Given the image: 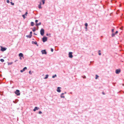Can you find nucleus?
<instances>
[{
  "label": "nucleus",
  "instance_id": "obj_36",
  "mask_svg": "<svg viewBox=\"0 0 124 124\" xmlns=\"http://www.w3.org/2000/svg\"><path fill=\"white\" fill-rule=\"evenodd\" d=\"M32 32L31 31L30 33V35H32Z\"/></svg>",
  "mask_w": 124,
  "mask_h": 124
},
{
  "label": "nucleus",
  "instance_id": "obj_38",
  "mask_svg": "<svg viewBox=\"0 0 124 124\" xmlns=\"http://www.w3.org/2000/svg\"><path fill=\"white\" fill-rule=\"evenodd\" d=\"M83 78H86V77L85 76L84 77H83Z\"/></svg>",
  "mask_w": 124,
  "mask_h": 124
},
{
  "label": "nucleus",
  "instance_id": "obj_6",
  "mask_svg": "<svg viewBox=\"0 0 124 124\" xmlns=\"http://www.w3.org/2000/svg\"><path fill=\"white\" fill-rule=\"evenodd\" d=\"M1 50L2 51H5L6 49L7 48L5 47L3 48L2 46H1Z\"/></svg>",
  "mask_w": 124,
  "mask_h": 124
},
{
  "label": "nucleus",
  "instance_id": "obj_15",
  "mask_svg": "<svg viewBox=\"0 0 124 124\" xmlns=\"http://www.w3.org/2000/svg\"><path fill=\"white\" fill-rule=\"evenodd\" d=\"M41 23L40 22L39 23H37L36 24V25L37 26H38V25H40L41 24Z\"/></svg>",
  "mask_w": 124,
  "mask_h": 124
},
{
  "label": "nucleus",
  "instance_id": "obj_2",
  "mask_svg": "<svg viewBox=\"0 0 124 124\" xmlns=\"http://www.w3.org/2000/svg\"><path fill=\"white\" fill-rule=\"evenodd\" d=\"M40 34L42 36H43L44 33V29H41L40 31Z\"/></svg>",
  "mask_w": 124,
  "mask_h": 124
},
{
  "label": "nucleus",
  "instance_id": "obj_20",
  "mask_svg": "<svg viewBox=\"0 0 124 124\" xmlns=\"http://www.w3.org/2000/svg\"><path fill=\"white\" fill-rule=\"evenodd\" d=\"M96 77H95V79H97L98 78L99 76L97 75H96Z\"/></svg>",
  "mask_w": 124,
  "mask_h": 124
},
{
  "label": "nucleus",
  "instance_id": "obj_7",
  "mask_svg": "<svg viewBox=\"0 0 124 124\" xmlns=\"http://www.w3.org/2000/svg\"><path fill=\"white\" fill-rule=\"evenodd\" d=\"M41 52L42 54H46L47 53L45 50H43L41 51Z\"/></svg>",
  "mask_w": 124,
  "mask_h": 124
},
{
  "label": "nucleus",
  "instance_id": "obj_10",
  "mask_svg": "<svg viewBox=\"0 0 124 124\" xmlns=\"http://www.w3.org/2000/svg\"><path fill=\"white\" fill-rule=\"evenodd\" d=\"M60 89H61V87H58V88H57V92H61V90H60Z\"/></svg>",
  "mask_w": 124,
  "mask_h": 124
},
{
  "label": "nucleus",
  "instance_id": "obj_25",
  "mask_svg": "<svg viewBox=\"0 0 124 124\" xmlns=\"http://www.w3.org/2000/svg\"><path fill=\"white\" fill-rule=\"evenodd\" d=\"M10 3L11 4V5H14V3H12V2H11Z\"/></svg>",
  "mask_w": 124,
  "mask_h": 124
},
{
  "label": "nucleus",
  "instance_id": "obj_43",
  "mask_svg": "<svg viewBox=\"0 0 124 124\" xmlns=\"http://www.w3.org/2000/svg\"><path fill=\"white\" fill-rule=\"evenodd\" d=\"M35 44H37V42H35Z\"/></svg>",
  "mask_w": 124,
  "mask_h": 124
},
{
  "label": "nucleus",
  "instance_id": "obj_3",
  "mask_svg": "<svg viewBox=\"0 0 124 124\" xmlns=\"http://www.w3.org/2000/svg\"><path fill=\"white\" fill-rule=\"evenodd\" d=\"M42 41L43 42H45L47 40V38L46 37H44L42 39Z\"/></svg>",
  "mask_w": 124,
  "mask_h": 124
},
{
  "label": "nucleus",
  "instance_id": "obj_29",
  "mask_svg": "<svg viewBox=\"0 0 124 124\" xmlns=\"http://www.w3.org/2000/svg\"><path fill=\"white\" fill-rule=\"evenodd\" d=\"M42 113V112H41V111H39V114H41Z\"/></svg>",
  "mask_w": 124,
  "mask_h": 124
},
{
  "label": "nucleus",
  "instance_id": "obj_28",
  "mask_svg": "<svg viewBox=\"0 0 124 124\" xmlns=\"http://www.w3.org/2000/svg\"><path fill=\"white\" fill-rule=\"evenodd\" d=\"M28 14V13H27V12H26L25 14H24V15L26 16L27 15V14Z\"/></svg>",
  "mask_w": 124,
  "mask_h": 124
},
{
  "label": "nucleus",
  "instance_id": "obj_46",
  "mask_svg": "<svg viewBox=\"0 0 124 124\" xmlns=\"http://www.w3.org/2000/svg\"><path fill=\"white\" fill-rule=\"evenodd\" d=\"M122 85H123L124 86V84H123Z\"/></svg>",
  "mask_w": 124,
  "mask_h": 124
},
{
  "label": "nucleus",
  "instance_id": "obj_17",
  "mask_svg": "<svg viewBox=\"0 0 124 124\" xmlns=\"http://www.w3.org/2000/svg\"><path fill=\"white\" fill-rule=\"evenodd\" d=\"M45 0H42V2L43 3V4L44 5L45 4Z\"/></svg>",
  "mask_w": 124,
  "mask_h": 124
},
{
  "label": "nucleus",
  "instance_id": "obj_5",
  "mask_svg": "<svg viewBox=\"0 0 124 124\" xmlns=\"http://www.w3.org/2000/svg\"><path fill=\"white\" fill-rule=\"evenodd\" d=\"M72 52H70L69 53V57L71 58H72L73 57V55L72 54Z\"/></svg>",
  "mask_w": 124,
  "mask_h": 124
},
{
  "label": "nucleus",
  "instance_id": "obj_16",
  "mask_svg": "<svg viewBox=\"0 0 124 124\" xmlns=\"http://www.w3.org/2000/svg\"><path fill=\"white\" fill-rule=\"evenodd\" d=\"M13 63V62H8V65H9L12 64Z\"/></svg>",
  "mask_w": 124,
  "mask_h": 124
},
{
  "label": "nucleus",
  "instance_id": "obj_23",
  "mask_svg": "<svg viewBox=\"0 0 124 124\" xmlns=\"http://www.w3.org/2000/svg\"><path fill=\"white\" fill-rule=\"evenodd\" d=\"M85 25L86 27H87L88 26V24L87 23H86L85 24Z\"/></svg>",
  "mask_w": 124,
  "mask_h": 124
},
{
  "label": "nucleus",
  "instance_id": "obj_37",
  "mask_svg": "<svg viewBox=\"0 0 124 124\" xmlns=\"http://www.w3.org/2000/svg\"><path fill=\"white\" fill-rule=\"evenodd\" d=\"M118 33V31H116V32H115V34H117Z\"/></svg>",
  "mask_w": 124,
  "mask_h": 124
},
{
  "label": "nucleus",
  "instance_id": "obj_19",
  "mask_svg": "<svg viewBox=\"0 0 124 124\" xmlns=\"http://www.w3.org/2000/svg\"><path fill=\"white\" fill-rule=\"evenodd\" d=\"M26 36L27 37H29V38H31L32 36V35H29V36Z\"/></svg>",
  "mask_w": 124,
  "mask_h": 124
},
{
  "label": "nucleus",
  "instance_id": "obj_35",
  "mask_svg": "<svg viewBox=\"0 0 124 124\" xmlns=\"http://www.w3.org/2000/svg\"><path fill=\"white\" fill-rule=\"evenodd\" d=\"M36 30L35 29H33L32 30V31H33L34 32Z\"/></svg>",
  "mask_w": 124,
  "mask_h": 124
},
{
  "label": "nucleus",
  "instance_id": "obj_33",
  "mask_svg": "<svg viewBox=\"0 0 124 124\" xmlns=\"http://www.w3.org/2000/svg\"><path fill=\"white\" fill-rule=\"evenodd\" d=\"M114 29H112V32H114Z\"/></svg>",
  "mask_w": 124,
  "mask_h": 124
},
{
  "label": "nucleus",
  "instance_id": "obj_31",
  "mask_svg": "<svg viewBox=\"0 0 124 124\" xmlns=\"http://www.w3.org/2000/svg\"><path fill=\"white\" fill-rule=\"evenodd\" d=\"M25 15H23V16H22L23 17L24 19L25 18Z\"/></svg>",
  "mask_w": 124,
  "mask_h": 124
},
{
  "label": "nucleus",
  "instance_id": "obj_9",
  "mask_svg": "<svg viewBox=\"0 0 124 124\" xmlns=\"http://www.w3.org/2000/svg\"><path fill=\"white\" fill-rule=\"evenodd\" d=\"M27 69V68L26 67H24L23 69V70H20V72H23L25 70H26Z\"/></svg>",
  "mask_w": 124,
  "mask_h": 124
},
{
  "label": "nucleus",
  "instance_id": "obj_40",
  "mask_svg": "<svg viewBox=\"0 0 124 124\" xmlns=\"http://www.w3.org/2000/svg\"><path fill=\"white\" fill-rule=\"evenodd\" d=\"M22 57H20V59L21 60L22 59Z\"/></svg>",
  "mask_w": 124,
  "mask_h": 124
},
{
  "label": "nucleus",
  "instance_id": "obj_41",
  "mask_svg": "<svg viewBox=\"0 0 124 124\" xmlns=\"http://www.w3.org/2000/svg\"><path fill=\"white\" fill-rule=\"evenodd\" d=\"M102 93L104 95L105 94V93H104V92H103Z\"/></svg>",
  "mask_w": 124,
  "mask_h": 124
},
{
  "label": "nucleus",
  "instance_id": "obj_8",
  "mask_svg": "<svg viewBox=\"0 0 124 124\" xmlns=\"http://www.w3.org/2000/svg\"><path fill=\"white\" fill-rule=\"evenodd\" d=\"M19 56L20 57H22L23 58H24V57H23V54L22 53H20L19 54Z\"/></svg>",
  "mask_w": 124,
  "mask_h": 124
},
{
  "label": "nucleus",
  "instance_id": "obj_44",
  "mask_svg": "<svg viewBox=\"0 0 124 124\" xmlns=\"http://www.w3.org/2000/svg\"><path fill=\"white\" fill-rule=\"evenodd\" d=\"M85 29H87V27H86L85 28Z\"/></svg>",
  "mask_w": 124,
  "mask_h": 124
},
{
  "label": "nucleus",
  "instance_id": "obj_4",
  "mask_svg": "<svg viewBox=\"0 0 124 124\" xmlns=\"http://www.w3.org/2000/svg\"><path fill=\"white\" fill-rule=\"evenodd\" d=\"M121 72V70L120 69H116V74H119Z\"/></svg>",
  "mask_w": 124,
  "mask_h": 124
},
{
  "label": "nucleus",
  "instance_id": "obj_34",
  "mask_svg": "<svg viewBox=\"0 0 124 124\" xmlns=\"http://www.w3.org/2000/svg\"><path fill=\"white\" fill-rule=\"evenodd\" d=\"M38 20H35V22H36V23H37V22H38Z\"/></svg>",
  "mask_w": 124,
  "mask_h": 124
},
{
  "label": "nucleus",
  "instance_id": "obj_32",
  "mask_svg": "<svg viewBox=\"0 0 124 124\" xmlns=\"http://www.w3.org/2000/svg\"><path fill=\"white\" fill-rule=\"evenodd\" d=\"M51 51L52 52H53V49L51 48Z\"/></svg>",
  "mask_w": 124,
  "mask_h": 124
},
{
  "label": "nucleus",
  "instance_id": "obj_1",
  "mask_svg": "<svg viewBox=\"0 0 124 124\" xmlns=\"http://www.w3.org/2000/svg\"><path fill=\"white\" fill-rule=\"evenodd\" d=\"M15 93L17 95H19L20 94V91L18 90H16L15 92Z\"/></svg>",
  "mask_w": 124,
  "mask_h": 124
},
{
  "label": "nucleus",
  "instance_id": "obj_26",
  "mask_svg": "<svg viewBox=\"0 0 124 124\" xmlns=\"http://www.w3.org/2000/svg\"><path fill=\"white\" fill-rule=\"evenodd\" d=\"M115 35V34H114L112 33V37H113Z\"/></svg>",
  "mask_w": 124,
  "mask_h": 124
},
{
  "label": "nucleus",
  "instance_id": "obj_45",
  "mask_svg": "<svg viewBox=\"0 0 124 124\" xmlns=\"http://www.w3.org/2000/svg\"><path fill=\"white\" fill-rule=\"evenodd\" d=\"M17 61V60H16V61H15V62H16V61Z\"/></svg>",
  "mask_w": 124,
  "mask_h": 124
},
{
  "label": "nucleus",
  "instance_id": "obj_27",
  "mask_svg": "<svg viewBox=\"0 0 124 124\" xmlns=\"http://www.w3.org/2000/svg\"><path fill=\"white\" fill-rule=\"evenodd\" d=\"M7 2L8 3H9V0H7Z\"/></svg>",
  "mask_w": 124,
  "mask_h": 124
},
{
  "label": "nucleus",
  "instance_id": "obj_39",
  "mask_svg": "<svg viewBox=\"0 0 124 124\" xmlns=\"http://www.w3.org/2000/svg\"><path fill=\"white\" fill-rule=\"evenodd\" d=\"M122 28H123V27H121L120 28V29H121V30H122Z\"/></svg>",
  "mask_w": 124,
  "mask_h": 124
},
{
  "label": "nucleus",
  "instance_id": "obj_24",
  "mask_svg": "<svg viewBox=\"0 0 124 124\" xmlns=\"http://www.w3.org/2000/svg\"><path fill=\"white\" fill-rule=\"evenodd\" d=\"M56 75L55 74L54 75V76H53L52 77L53 78H54L55 77H56Z\"/></svg>",
  "mask_w": 124,
  "mask_h": 124
},
{
  "label": "nucleus",
  "instance_id": "obj_11",
  "mask_svg": "<svg viewBox=\"0 0 124 124\" xmlns=\"http://www.w3.org/2000/svg\"><path fill=\"white\" fill-rule=\"evenodd\" d=\"M39 109V108H38L37 107H35V108H34V109H33V110L34 111H35L36 110H38Z\"/></svg>",
  "mask_w": 124,
  "mask_h": 124
},
{
  "label": "nucleus",
  "instance_id": "obj_30",
  "mask_svg": "<svg viewBox=\"0 0 124 124\" xmlns=\"http://www.w3.org/2000/svg\"><path fill=\"white\" fill-rule=\"evenodd\" d=\"M29 73L30 74H32V73L31 72V71H30L29 72Z\"/></svg>",
  "mask_w": 124,
  "mask_h": 124
},
{
  "label": "nucleus",
  "instance_id": "obj_13",
  "mask_svg": "<svg viewBox=\"0 0 124 124\" xmlns=\"http://www.w3.org/2000/svg\"><path fill=\"white\" fill-rule=\"evenodd\" d=\"M64 94V93H62L61 95V98H64V96H63V95Z\"/></svg>",
  "mask_w": 124,
  "mask_h": 124
},
{
  "label": "nucleus",
  "instance_id": "obj_47",
  "mask_svg": "<svg viewBox=\"0 0 124 124\" xmlns=\"http://www.w3.org/2000/svg\"><path fill=\"white\" fill-rule=\"evenodd\" d=\"M34 34L36 35H37L36 34Z\"/></svg>",
  "mask_w": 124,
  "mask_h": 124
},
{
  "label": "nucleus",
  "instance_id": "obj_12",
  "mask_svg": "<svg viewBox=\"0 0 124 124\" xmlns=\"http://www.w3.org/2000/svg\"><path fill=\"white\" fill-rule=\"evenodd\" d=\"M41 2H40V4L38 5V7L39 9L41 8H42V7H41Z\"/></svg>",
  "mask_w": 124,
  "mask_h": 124
},
{
  "label": "nucleus",
  "instance_id": "obj_14",
  "mask_svg": "<svg viewBox=\"0 0 124 124\" xmlns=\"http://www.w3.org/2000/svg\"><path fill=\"white\" fill-rule=\"evenodd\" d=\"M48 75H47V74L46 75V77H45V78H44L45 79H47V78H48Z\"/></svg>",
  "mask_w": 124,
  "mask_h": 124
},
{
  "label": "nucleus",
  "instance_id": "obj_22",
  "mask_svg": "<svg viewBox=\"0 0 124 124\" xmlns=\"http://www.w3.org/2000/svg\"><path fill=\"white\" fill-rule=\"evenodd\" d=\"M0 61L2 62H4V60L3 59H0Z\"/></svg>",
  "mask_w": 124,
  "mask_h": 124
},
{
  "label": "nucleus",
  "instance_id": "obj_18",
  "mask_svg": "<svg viewBox=\"0 0 124 124\" xmlns=\"http://www.w3.org/2000/svg\"><path fill=\"white\" fill-rule=\"evenodd\" d=\"M101 51L100 50H99L98 51L99 54V55H101Z\"/></svg>",
  "mask_w": 124,
  "mask_h": 124
},
{
  "label": "nucleus",
  "instance_id": "obj_42",
  "mask_svg": "<svg viewBox=\"0 0 124 124\" xmlns=\"http://www.w3.org/2000/svg\"><path fill=\"white\" fill-rule=\"evenodd\" d=\"M46 35L48 36V33H47L46 34Z\"/></svg>",
  "mask_w": 124,
  "mask_h": 124
},
{
  "label": "nucleus",
  "instance_id": "obj_21",
  "mask_svg": "<svg viewBox=\"0 0 124 124\" xmlns=\"http://www.w3.org/2000/svg\"><path fill=\"white\" fill-rule=\"evenodd\" d=\"M31 25L32 26H33L34 25V23L33 22H31Z\"/></svg>",
  "mask_w": 124,
  "mask_h": 124
}]
</instances>
